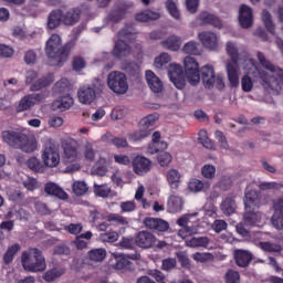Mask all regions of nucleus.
<instances>
[{"instance_id": "0eeeda50", "label": "nucleus", "mask_w": 283, "mask_h": 283, "mask_svg": "<svg viewBox=\"0 0 283 283\" xmlns=\"http://www.w3.org/2000/svg\"><path fill=\"white\" fill-rule=\"evenodd\" d=\"M134 8V2L127 0H116L108 13V21L112 23H120V21L127 19L129 12Z\"/></svg>"}, {"instance_id": "a18cd8bd", "label": "nucleus", "mask_w": 283, "mask_h": 283, "mask_svg": "<svg viewBox=\"0 0 283 283\" xmlns=\"http://www.w3.org/2000/svg\"><path fill=\"white\" fill-rule=\"evenodd\" d=\"M124 71L130 78H140V65L136 62H128L124 66Z\"/></svg>"}, {"instance_id": "9d476101", "label": "nucleus", "mask_w": 283, "mask_h": 283, "mask_svg": "<svg viewBox=\"0 0 283 283\" xmlns=\"http://www.w3.org/2000/svg\"><path fill=\"white\" fill-rule=\"evenodd\" d=\"M45 98L43 93H32L22 97L17 106V112H28L32 109L35 105H39Z\"/></svg>"}, {"instance_id": "0e129e2a", "label": "nucleus", "mask_w": 283, "mask_h": 283, "mask_svg": "<svg viewBox=\"0 0 283 283\" xmlns=\"http://www.w3.org/2000/svg\"><path fill=\"white\" fill-rule=\"evenodd\" d=\"M93 176H105L107 174V166L103 161H97L92 168Z\"/></svg>"}, {"instance_id": "a878e982", "label": "nucleus", "mask_w": 283, "mask_h": 283, "mask_svg": "<svg viewBox=\"0 0 283 283\" xmlns=\"http://www.w3.org/2000/svg\"><path fill=\"white\" fill-rule=\"evenodd\" d=\"M146 83L155 94H160L164 90L163 81L153 71H146Z\"/></svg>"}, {"instance_id": "13d9d810", "label": "nucleus", "mask_w": 283, "mask_h": 283, "mask_svg": "<svg viewBox=\"0 0 283 283\" xmlns=\"http://www.w3.org/2000/svg\"><path fill=\"white\" fill-rule=\"evenodd\" d=\"M198 140L206 149H213V142L207 136V130H200Z\"/></svg>"}, {"instance_id": "09e8293b", "label": "nucleus", "mask_w": 283, "mask_h": 283, "mask_svg": "<svg viewBox=\"0 0 283 283\" xmlns=\"http://www.w3.org/2000/svg\"><path fill=\"white\" fill-rule=\"evenodd\" d=\"M188 189L192 191V193H198L200 191H205V189H209V182H202L199 179H191L188 184Z\"/></svg>"}, {"instance_id": "a19ab883", "label": "nucleus", "mask_w": 283, "mask_h": 283, "mask_svg": "<svg viewBox=\"0 0 283 283\" xmlns=\"http://www.w3.org/2000/svg\"><path fill=\"white\" fill-rule=\"evenodd\" d=\"M72 86L70 85V81L67 78H61L53 86L54 94H70Z\"/></svg>"}, {"instance_id": "b1692460", "label": "nucleus", "mask_w": 283, "mask_h": 283, "mask_svg": "<svg viewBox=\"0 0 283 283\" xmlns=\"http://www.w3.org/2000/svg\"><path fill=\"white\" fill-rule=\"evenodd\" d=\"M144 224L146 229H150L154 231L165 232L169 230V222L158 218L147 217L144 220Z\"/></svg>"}, {"instance_id": "4d7b16f0", "label": "nucleus", "mask_w": 283, "mask_h": 283, "mask_svg": "<svg viewBox=\"0 0 283 283\" xmlns=\"http://www.w3.org/2000/svg\"><path fill=\"white\" fill-rule=\"evenodd\" d=\"M166 8L172 19H176L177 21L180 20V11L178 10V7L174 0H168L166 2Z\"/></svg>"}, {"instance_id": "774afa93", "label": "nucleus", "mask_w": 283, "mask_h": 283, "mask_svg": "<svg viewBox=\"0 0 283 283\" xmlns=\"http://www.w3.org/2000/svg\"><path fill=\"white\" fill-rule=\"evenodd\" d=\"M241 87L244 92L253 90V80L249 75H243L241 78Z\"/></svg>"}, {"instance_id": "ddd939ff", "label": "nucleus", "mask_w": 283, "mask_h": 283, "mask_svg": "<svg viewBox=\"0 0 283 283\" xmlns=\"http://www.w3.org/2000/svg\"><path fill=\"white\" fill-rule=\"evenodd\" d=\"M199 74L206 90H213L216 86V70H213V66L211 64L202 66Z\"/></svg>"}, {"instance_id": "69168bd1", "label": "nucleus", "mask_w": 283, "mask_h": 283, "mask_svg": "<svg viewBox=\"0 0 283 283\" xmlns=\"http://www.w3.org/2000/svg\"><path fill=\"white\" fill-rule=\"evenodd\" d=\"M136 34V29H134V24H126L123 29L118 31L119 39H127V36H132Z\"/></svg>"}, {"instance_id": "39448f33", "label": "nucleus", "mask_w": 283, "mask_h": 283, "mask_svg": "<svg viewBox=\"0 0 283 283\" xmlns=\"http://www.w3.org/2000/svg\"><path fill=\"white\" fill-rule=\"evenodd\" d=\"M156 120H158V116L156 115H147L142 118L138 124L139 129L128 134V140H133V143H140V140H145V138L151 136Z\"/></svg>"}, {"instance_id": "f03ea898", "label": "nucleus", "mask_w": 283, "mask_h": 283, "mask_svg": "<svg viewBox=\"0 0 283 283\" xmlns=\"http://www.w3.org/2000/svg\"><path fill=\"white\" fill-rule=\"evenodd\" d=\"M74 41H70L62 45L61 35L52 34L45 45V54L50 65H57L61 67L63 63L70 59V52L74 50Z\"/></svg>"}, {"instance_id": "5701e85b", "label": "nucleus", "mask_w": 283, "mask_h": 283, "mask_svg": "<svg viewBox=\"0 0 283 283\" xmlns=\"http://www.w3.org/2000/svg\"><path fill=\"white\" fill-rule=\"evenodd\" d=\"M74 105V98L70 93H66L64 95H61L52 103V109L57 112H65L70 109Z\"/></svg>"}, {"instance_id": "423d86ee", "label": "nucleus", "mask_w": 283, "mask_h": 283, "mask_svg": "<svg viewBox=\"0 0 283 283\" xmlns=\"http://www.w3.org/2000/svg\"><path fill=\"white\" fill-rule=\"evenodd\" d=\"M107 85L114 94H127L129 84L127 83V75L120 71H112L107 75Z\"/></svg>"}, {"instance_id": "393cba45", "label": "nucleus", "mask_w": 283, "mask_h": 283, "mask_svg": "<svg viewBox=\"0 0 283 283\" xmlns=\"http://www.w3.org/2000/svg\"><path fill=\"white\" fill-rule=\"evenodd\" d=\"M63 23V10L61 9H54L52 10L46 20V28L48 30H56L57 28H61V24Z\"/></svg>"}, {"instance_id": "3c124183", "label": "nucleus", "mask_w": 283, "mask_h": 283, "mask_svg": "<svg viewBox=\"0 0 283 283\" xmlns=\"http://www.w3.org/2000/svg\"><path fill=\"white\" fill-rule=\"evenodd\" d=\"M262 21L268 32H270V34H275V24H273L272 15L266 9L262 11Z\"/></svg>"}, {"instance_id": "f257e3e1", "label": "nucleus", "mask_w": 283, "mask_h": 283, "mask_svg": "<svg viewBox=\"0 0 283 283\" xmlns=\"http://www.w3.org/2000/svg\"><path fill=\"white\" fill-rule=\"evenodd\" d=\"M256 56L262 67L271 72V73H266L264 71H258L260 78L262 81L263 87H265V90H271L272 92H282L283 70L273 65V63L266 60V56H264V53L258 52Z\"/></svg>"}, {"instance_id": "4be33fe9", "label": "nucleus", "mask_w": 283, "mask_h": 283, "mask_svg": "<svg viewBox=\"0 0 283 283\" xmlns=\"http://www.w3.org/2000/svg\"><path fill=\"white\" fill-rule=\"evenodd\" d=\"M130 54L132 46H129L127 42L120 39L115 42L112 51V56H114V59H118V61H120V59H126V56H129Z\"/></svg>"}, {"instance_id": "49530a36", "label": "nucleus", "mask_w": 283, "mask_h": 283, "mask_svg": "<svg viewBox=\"0 0 283 283\" xmlns=\"http://www.w3.org/2000/svg\"><path fill=\"white\" fill-rule=\"evenodd\" d=\"M227 53L231 59V61L228 62V65H238V61H240V54L238 53V48H235L233 42L227 43Z\"/></svg>"}, {"instance_id": "cd10ccee", "label": "nucleus", "mask_w": 283, "mask_h": 283, "mask_svg": "<svg viewBox=\"0 0 283 283\" xmlns=\"http://www.w3.org/2000/svg\"><path fill=\"white\" fill-rule=\"evenodd\" d=\"M44 193L46 196H54L55 198H59L60 200H67V192L63 190L59 185L49 181L44 186Z\"/></svg>"}, {"instance_id": "c756f323", "label": "nucleus", "mask_w": 283, "mask_h": 283, "mask_svg": "<svg viewBox=\"0 0 283 283\" xmlns=\"http://www.w3.org/2000/svg\"><path fill=\"white\" fill-rule=\"evenodd\" d=\"M164 50H169L170 52H178L182 45V39L178 35H170L160 42Z\"/></svg>"}, {"instance_id": "864d4df0", "label": "nucleus", "mask_w": 283, "mask_h": 283, "mask_svg": "<svg viewBox=\"0 0 283 283\" xmlns=\"http://www.w3.org/2000/svg\"><path fill=\"white\" fill-rule=\"evenodd\" d=\"M93 191L95 196H98V198H109V193H112V188H108L107 184H94Z\"/></svg>"}, {"instance_id": "bf43d9fd", "label": "nucleus", "mask_w": 283, "mask_h": 283, "mask_svg": "<svg viewBox=\"0 0 283 283\" xmlns=\"http://www.w3.org/2000/svg\"><path fill=\"white\" fill-rule=\"evenodd\" d=\"M52 81H50L48 77H40L31 85V92H39V90L48 87V85H50Z\"/></svg>"}, {"instance_id": "58836bf2", "label": "nucleus", "mask_w": 283, "mask_h": 283, "mask_svg": "<svg viewBox=\"0 0 283 283\" xmlns=\"http://www.w3.org/2000/svg\"><path fill=\"white\" fill-rule=\"evenodd\" d=\"M135 19L140 23H148V21H158V19H160V13L146 10L144 12L137 13Z\"/></svg>"}, {"instance_id": "473e14b6", "label": "nucleus", "mask_w": 283, "mask_h": 283, "mask_svg": "<svg viewBox=\"0 0 283 283\" xmlns=\"http://www.w3.org/2000/svg\"><path fill=\"white\" fill-rule=\"evenodd\" d=\"M227 74L230 87H238L240 85V77L238 76V64H227Z\"/></svg>"}, {"instance_id": "dca6fc26", "label": "nucleus", "mask_w": 283, "mask_h": 283, "mask_svg": "<svg viewBox=\"0 0 283 283\" xmlns=\"http://www.w3.org/2000/svg\"><path fill=\"white\" fill-rule=\"evenodd\" d=\"M111 266L115 271H134V263L126 259L124 254L113 253Z\"/></svg>"}, {"instance_id": "f8f14e48", "label": "nucleus", "mask_w": 283, "mask_h": 283, "mask_svg": "<svg viewBox=\"0 0 283 283\" xmlns=\"http://www.w3.org/2000/svg\"><path fill=\"white\" fill-rule=\"evenodd\" d=\"M41 158L44 163V167H49L51 169L59 167V163H61V155H59V150L54 146L45 147Z\"/></svg>"}, {"instance_id": "8fccbe9b", "label": "nucleus", "mask_w": 283, "mask_h": 283, "mask_svg": "<svg viewBox=\"0 0 283 283\" xmlns=\"http://www.w3.org/2000/svg\"><path fill=\"white\" fill-rule=\"evenodd\" d=\"M259 247L262 251H265V253H282V245L270 241L260 242Z\"/></svg>"}, {"instance_id": "79ce46f5", "label": "nucleus", "mask_w": 283, "mask_h": 283, "mask_svg": "<svg viewBox=\"0 0 283 283\" xmlns=\"http://www.w3.org/2000/svg\"><path fill=\"white\" fill-rule=\"evenodd\" d=\"M168 211L169 213H178L182 211V198L178 196H170L168 199Z\"/></svg>"}, {"instance_id": "c9c22d12", "label": "nucleus", "mask_w": 283, "mask_h": 283, "mask_svg": "<svg viewBox=\"0 0 283 283\" xmlns=\"http://www.w3.org/2000/svg\"><path fill=\"white\" fill-rule=\"evenodd\" d=\"M166 178L171 190H178V187H180V172L176 169H170L167 171Z\"/></svg>"}, {"instance_id": "de8ad7c7", "label": "nucleus", "mask_w": 283, "mask_h": 283, "mask_svg": "<svg viewBox=\"0 0 283 283\" xmlns=\"http://www.w3.org/2000/svg\"><path fill=\"white\" fill-rule=\"evenodd\" d=\"M182 52H185V54H192L193 56H200L201 54L200 43L196 41H189L184 45Z\"/></svg>"}, {"instance_id": "aec40b11", "label": "nucleus", "mask_w": 283, "mask_h": 283, "mask_svg": "<svg viewBox=\"0 0 283 283\" xmlns=\"http://www.w3.org/2000/svg\"><path fill=\"white\" fill-rule=\"evenodd\" d=\"M199 41L207 50H218V35L211 31H202L198 34Z\"/></svg>"}, {"instance_id": "4c0bfd02", "label": "nucleus", "mask_w": 283, "mask_h": 283, "mask_svg": "<svg viewBox=\"0 0 283 283\" xmlns=\"http://www.w3.org/2000/svg\"><path fill=\"white\" fill-rule=\"evenodd\" d=\"M186 247L190 249H207V247H209V239L208 237H192L190 240L186 241Z\"/></svg>"}, {"instance_id": "7c9ffc66", "label": "nucleus", "mask_w": 283, "mask_h": 283, "mask_svg": "<svg viewBox=\"0 0 283 283\" xmlns=\"http://www.w3.org/2000/svg\"><path fill=\"white\" fill-rule=\"evenodd\" d=\"M243 222L245 227H255L260 223V212H256L255 208H245Z\"/></svg>"}, {"instance_id": "7ed1b4c3", "label": "nucleus", "mask_w": 283, "mask_h": 283, "mask_svg": "<svg viewBox=\"0 0 283 283\" xmlns=\"http://www.w3.org/2000/svg\"><path fill=\"white\" fill-rule=\"evenodd\" d=\"M21 264L29 273H41L48 268L45 256L38 248H30L22 252Z\"/></svg>"}, {"instance_id": "412c9836", "label": "nucleus", "mask_w": 283, "mask_h": 283, "mask_svg": "<svg viewBox=\"0 0 283 283\" xmlns=\"http://www.w3.org/2000/svg\"><path fill=\"white\" fill-rule=\"evenodd\" d=\"M77 98L83 105H92L96 101V91L90 85H84L80 87Z\"/></svg>"}, {"instance_id": "ea45409f", "label": "nucleus", "mask_w": 283, "mask_h": 283, "mask_svg": "<svg viewBox=\"0 0 283 283\" xmlns=\"http://www.w3.org/2000/svg\"><path fill=\"white\" fill-rule=\"evenodd\" d=\"M21 251V245L19 243H15L7 249V252L3 254V263L6 265L12 264L14 262V256L17 253Z\"/></svg>"}, {"instance_id": "680f3d73", "label": "nucleus", "mask_w": 283, "mask_h": 283, "mask_svg": "<svg viewBox=\"0 0 283 283\" xmlns=\"http://www.w3.org/2000/svg\"><path fill=\"white\" fill-rule=\"evenodd\" d=\"M201 175L208 180H213V178H216V166L209 164L205 165L201 168Z\"/></svg>"}, {"instance_id": "c85d7f7f", "label": "nucleus", "mask_w": 283, "mask_h": 283, "mask_svg": "<svg viewBox=\"0 0 283 283\" xmlns=\"http://www.w3.org/2000/svg\"><path fill=\"white\" fill-rule=\"evenodd\" d=\"M81 21V10L77 8L70 9L62 13V23L64 25H76Z\"/></svg>"}, {"instance_id": "6e6552de", "label": "nucleus", "mask_w": 283, "mask_h": 283, "mask_svg": "<svg viewBox=\"0 0 283 283\" xmlns=\"http://www.w3.org/2000/svg\"><path fill=\"white\" fill-rule=\"evenodd\" d=\"M185 76L189 84L198 85L200 83V65L192 56H186L184 60Z\"/></svg>"}, {"instance_id": "338daca9", "label": "nucleus", "mask_w": 283, "mask_h": 283, "mask_svg": "<svg viewBox=\"0 0 283 283\" xmlns=\"http://www.w3.org/2000/svg\"><path fill=\"white\" fill-rule=\"evenodd\" d=\"M226 282L227 283H240V272L235 270H229L226 273Z\"/></svg>"}, {"instance_id": "37998d69", "label": "nucleus", "mask_w": 283, "mask_h": 283, "mask_svg": "<svg viewBox=\"0 0 283 283\" xmlns=\"http://www.w3.org/2000/svg\"><path fill=\"white\" fill-rule=\"evenodd\" d=\"M62 275H65V269L64 268H54L49 271H46L43 274V280L45 282H54L55 280H59Z\"/></svg>"}, {"instance_id": "f704fd0d", "label": "nucleus", "mask_w": 283, "mask_h": 283, "mask_svg": "<svg viewBox=\"0 0 283 283\" xmlns=\"http://www.w3.org/2000/svg\"><path fill=\"white\" fill-rule=\"evenodd\" d=\"M235 209H238V205L235 203V198L227 197L221 202V211L224 216H233L235 213Z\"/></svg>"}, {"instance_id": "5fc2aeb1", "label": "nucleus", "mask_w": 283, "mask_h": 283, "mask_svg": "<svg viewBox=\"0 0 283 283\" xmlns=\"http://www.w3.org/2000/svg\"><path fill=\"white\" fill-rule=\"evenodd\" d=\"M283 188V185L275 181H264L259 185V189L261 191H269L270 189H273L274 191H280V189Z\"/></svg>"}, {"instance_id": "a211bd4d", "label": "nucleus", "mask_w": 283, "mask_h": 283, "mask_svg": "<svg viewBox=\"0 0 283 283\" xmlns=\"http://www.w3.org/2000/svg\"><path fill=\"white\" fill-rule=\"evenodd\" d=\"M135 244L139 249H151L156 244V237L148 231H140L135 237Z\"/></svg>"}, {"instance_id": "2eb2a0df", "label": "nucleus", "mask_w": 283, "mask_h": 283, "mask_svg": "<svg viewBox=\"0 0 283 283\" xmlns=\"http://www.w3.org/2000/svg\"><path fill=\"white\" fill-rule=\"evenodd\" d=\"M133 171L137 176H145L151 171V161L145 156H136L133 159Z\"/></svg>"}, {"instance_id": "052dcab7", "label": "nucleus", "mask_w": 283, "mask_h": 283, "mask_svg": "<svg viewBox=\"0 0 283 283\" xmlns=\"http://www.w3.org/2000/svg\"><path fill=\"white\" fill-rule=\"evenodd\" d=\"M171 62V55L169 53H161L158 57L155 59V67L157 70L163 69L164 65Z\"/></svg>"}, {"instance_id": "2f4dec72", "label": "nucleus", "mask_w": 283, "mask_h": 283, "mask_svg": "<svg viewBox=\"0 0 283 283\" xmlns=\"http://www.w3.org/2000/svg\"><path fill=\"white\" fill-rule=\"evenodd\" d=\"M245 209H255L260 207V193L256 190H249L244 193Z\"/></svg>"}, {"instance_id": "bb28decb", "label": "nucleus", "mask_w": 283, "mask_h": 283, "mask_svg": "<svg viewBox=\"0 0 283 283\" xmlns=\"http://www.w3.org/2000/svg\"><path fill=\"white\" fill-rule=\"evenodd\" d=\"M102 143H107L108 145H113L117 149H125L129 147V143H127V138L125 137H116L112 135V133H106L102 136Z\"/></svg>"}, {"instance_id": "c03bdc74", "label": "nucleus", "mask_w": 283, "mask_h": 283, "mask_svg": "<svg viewBox=\"0 0 283 283\" xmlns=\"http://www.w3.org/2000/svg\"><path fill=\"white\" fill-rule=\"evenodd\" d=\"M87 255L91 262H103V260L107 258V250L103 248L92 249L88 251Z\"/></svg>"}, {"instance_id": "1a4fd4ad", "label": "nucleus", "mask_w": 283, "mask_h": 283, "mask_svg": "<svg viewBox=\"0 0 283 283\" xmlns=\"http://www.w3.org/2000/svg\"><path fill=\"white\" fill-rule=\"evenodd\" d=\"M168 76L177 90H185L187 80L185 78L186 75L180 64H169Z\"/></svg>"}, {"instance_id": "6ab92c4d", "label": "nucleus", "mask_w": 283, "mask_h": 283, "mask_svg": "<svg viewBox=\"0 0 283 283\" xmlns=\"http://www.w3.org/2000/svg\"><path fill=\"white\" fill-rule=\"evenodd\" d=\"M233 258L237 266L240 269H248L251 262H253V253L249 250H234Z\"/></svg>"}, {"instance_id": "f3484780", "label": "nucleus", "mask_w": 283, "mask_h": 283, "mask_svg": "<svg viewBox=\"0 0 283 283\" xmlns=\"http://www.w3.org/2000/svg\"><path fill=\"white\" fill-rule=\"evenodd\" d=\"M239 24L244 30L253 25V9L247 4H241L239 9Z\"/></svg>"}, {"instance_id": "603ef678", "label": "nucleus", "mask_w": 283, "mask_h": 283, "mask_svg": "<svg viewBox=\"0 0 283 283\" xmlns=\"http://www.w3.org/2000/svg\"><path fill=\"white\" fill-rule=\"evenodd\" d=\"M107 222H114V224L125 227L129 224V220L126 217H123L118 213H108L106 216Z\"/></svg>"}, {"instance_id": "72a5a7b5", "label": "nucleus", "mask_w": 283, "mask_h": 283, "mask_svg": "<svg viewBox=\"0 0 283 283\" xmlns=\"http://www.w3.org/2000/svg\"><path fill=\"white\" fill-rule=\"evenodd\" d=\"M200 21L202 23H207L208 25H213V28H222V20L220 18L216 17L214 14H211L207 11H203L199 15Z\"/></svg>"}, {"instance_id": "4468645a", "label": "nucleus", "mask_w": 283, "mask_h": 283, "mask_svg": "<svg viewBox=\"0 0 283 283\" xmlns=\"http://www.w3.org/2000/svg\"><path fill=\"white\" fill-rule=\"evenodd\" d=\"M274 213L271 218L272 226L279 231L283 230V196L273 202Z\"/></svg>"}, {"instance_id": "6e6d98bb", "label": "nucleus", "mask_w": 283, "mask_h": 283, "mask_svg": "<svg viewBox=\"0 0 283 283\" xmlns=\"http://www.w3.org/2000/svg\"><path fill=\"white\" fill-rule=\"evenodd\" d=\"M72 189L75 196H85L86 191H88L90 188L84 181H77L73 184Z\"/></svg>"}, {"instance_id": "e2e57ef3", "label": "nucleus", "mask_w": 283, "mask_h": 283, "mask_svg": "<svg viewBox=\"0 0 283 283\" xmlns=\"http://www.w3.org/2000/svg\"><path fill=\"white\" fill-rule=\"evenodd\" d=\"M178 262L174 258H167L161 261V271H174L176 269Z\"/></svg>"}, {"instance_id": "20e7f679", "label": "nucleus", "mask_w": 283, "mask_h": 283, "mask_svg": "<svg viewBox=\"0 0 283 283\" xmlns=\"http://www.w3.org/2000/svg\"><path fill=\"white\" fill-rule=\"evenodd\" d=\"M2 139L7 143V145H10V147L21 149V151H24L25 154L36 151V140H30L28 135L21 132L3 130Z\"/></svg>"}, {"instance_id": "e433bc0d", "label": "nucleus", "mask_w": 283, "mask_h": 283, "mask_svg": "<svg viewBox=\"0 0 283 283\" xmlns=\"http://www.w3.org/2000/svg\"><path fill=\"white\" fill-rule=\"evenodd\" d=\"M27 167L33 171V174H43L46 169L45 164L36 157H30L27 160Z\"/></svg>"}, {"instance_id": "9b49d317", "label": "nucleus", "mask_w": 283, "mask_h": 283, "mask_svg": "<svg viewBox=\"0 0 283 283\" xmlns=\"http://www.w3.org/2000/svg\"><path fill=\"white\" fill-rule=\"evenodd\" d=\"M62 148L64 151L63 163L65 165L70 163H76L78 160V143L74 139H67L62 144Z\"/></svg>"}]
</instances>
